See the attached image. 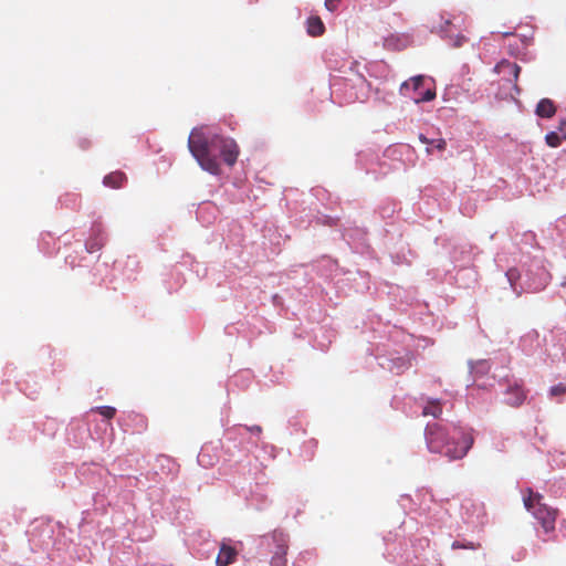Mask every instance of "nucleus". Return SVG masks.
Wrapping results in <instances>:
<instances>
[{
  "label": "nucleus",
  "mask_w": 566,
  "mask_h": 566,
  "mask_svg": "<svg viewBox=\"0 0 566 566\" xmlns=\"http://www.w3.org/2000/svg\"><path fill=\"white\" fill-rule=\"evenodd\" d=\"M480 547H481V545L479 543H473V542H463L462 543V542L455 541L451 545L452 549H460V548L479 549Z\"/></svg>",
  "instance_id": "16"
},
{
  "label": "nucleus",
  "mask_w": 566,
  "mask_h": 566,
  "mask_svg": "<svg viewBox=\"0 0 566 566\" xmlns=\"http://www.w3.org/2000/svg\"><path fill=\"white\" fill-rule=\"evenodd\" d=\"M324 31L325 27L319 17H311L307 19V33L311 36H319Z\"/></svg>",
  "instance_id": "12"
},
{
  "label": "nucleus",
  "mask_w": 566,
  "mask_h": 566,
  "mask_svg": "<svg viewBox=\"0 0 566 566\" xmlns=\"http://www.w3.org/2000/svg\"><path fill=\"white\" fill-rule=\"evenodd\" d=\"M426 153H427L428 155H431L432 149H431L430 147H427Z\"/></svg>",
  "instance_id": "27"
},
{
  "label": "nucleus",
  "mask_w": 566,
  "mask_h": 566,
  "mask_svg": "<svg viewBox=\"0 0 566 566\" xmlns=\"http://www.w3.org/2000/svg\"><path fill=\"white\" fill-rule=\"evenodd\" d=\"M419 139L422 144L431 145L433 143V139L427 138L423 134L419 135Z\"/></svg>",
  "instance_id": "24"
},
{
  "label": "nucleus",
  "mask_w": 566,
  "mask_h": 566,
  "mask_svg": "<svg viewBox=\"0 0 566 566\" xmlns=\"http://www.w3.org/2000/svg\"><path fill=\"white\" fill-rule=\"evenodd\" d=\"M506 276H507L509 281L511 282V284L513 285V282L518 279L520 274L516 269H510L506 272Z\"/></svg>",
  "instance_id": "22"
},
{
  "label": "nucleus",
  "mask_w": 566,
  "mask_h": 566,
  "mask_svg": "<svg viewBox=\"0 0 566 566\" xmlns=\"http://www.w3.org/2000/svg\"><path fill=\"white\" fill-rule=\"evenodd\" d=\"M566 125V120H563L559 125V130H563V127Z\"/></svg>",
  "instance_id": "26"
},
{
  "label": "nucleus",
  "mask_w": 566,
  "mask_h": 566,
  "mask_svg": "<svg viewBox=\"0 0 566 566\" xmlns=\"http://www.w3.org/2000/svg\"><path fill=\"white\" fill-rule=\"evenodd\" d=\"M263 544L274 547L271 566H286L287 536L283 532L274 531L270 536H263Z\"/></svg>",
  "instance_id": "5"
},
{
  "label": "nucleus",
  "mask_w": 566,
  "mask_h": 566,
  "mask_svg": "<svg viewBox=\"0 0 566 566\" xmlns=\"http://www.w3.org/2000/svg\"><path fill=\"white\" fill-rule=\"evenodd\" d=\"M527 397V390H525L521 385L514 384L506 388L504 391V403L513 407L518 408L523 405Z\"/></svg>",
  "instance_id": "7"
},
{
  "label": "nucleus",
  "mask_w": 566,
  "mask_h": 566,
  "mask_svg": "<svg viewBox=\"0 0 566 566\" xmlns=\"http://www.w3.org/2000/svg\"><path fill=\"white\" fill-rule=\"evenodd\" d=\"M127 181V177L122 171H113L104 177L103 184L106 187L118 189Z\"/></svg>",
  "instance_id": "11"
},
{
  "label": "nucleus",
  "mask_w": 566,
  "mask_h": 566,
  "mask_svg": "<svg viewBox=\"0 0 566 566\" xmlns=\"http://www.w3.org/2000/svg\"><path fill=\"white\" fill-rule=\"evenodd\" d=\"M134 420H136L138 424V432L144 431L147 428V420L142 415H133Z\"/></svg>",
  "instance_id": "18"
},
{
  "label": "nucleus",
  "mask_w": 566,
  "mask_h": 566,
  "mask_svg": "<svg viewBox=\"0 0 566 566\" xmlns=\"http://www.w3.org/2000/svg\"><path fill=\"white\" fill-rule=\"evenodd\" d=\"M247 429H248L251 433H254V434H261V433H262V428H261L260 426L247 427Z\"/></svg>",
  "instance_id": "23"
},
{
  "label": "nucleus",
  "mask_w": 566,
  "mask_h": 566,
  "mask_svg": "<svg viewBox=\"0 0 566 566\" xmlns=\"http://www.w3.org/2000/svg\"><path fill=\"white\" fill-rule=\"evenodd\" d=\"M238 552L234 547L228 544H221L219 554L216 559L217 566H228L237 558Z\"/></svg>",
  "instance_id": "9"
},
{
  "label": "nucleus",
  "mask_w": 566,
  "mask_h": 566,
  "mask_svg": "<svg viewBox=\"0 0 566 566\" xmlns=\"http://www.w3.org/2000/svg\"><path fill=\"white\" fill-rule=\"evenodd\" d=\"M525 509L541 523L546 533L555 530L557 510L549 507L543 502V495L527 488L523 491Z\"/></svg>",
  "instance_id": "3"
},
{
  "label": "nucleus",
  "mask_w": 566,
  "mask_h": 566,
  "mask_svg": "<svg viewBox=\"0 0 566 566\" xmlns=\"http://www.w3.org/2000/svg\"><path fill=\"white\" fill-rule=\"evenodd\" d=\"M92 411L98 412L101 416H103V417H105L107 419H112L116 415V409L114 407H111V406L95 407V408L92 409Z\"/></svg>",
  "instance_id": "14"
},
{
  "label": "nucleus",
  "mask_w": 566,
  "mask_h": 566,
  "mask_svg": "<svg viewBox=\"0 0 566 566\" xmlns=\"http://www.w3.org/2000/svg\"><path fill=\"white\" fill-rule=\"evenodd\" d=\"M431 145L439 151H443L447 147V142L443 138L433 139V143Z\"/></svg>",
  "instance_id": "20"
},
{
  "label": "nucleus",
  "mask_w": 566,
  "mask_h": 566,
  "mask_svg": "<svg viewBox=\"0 0 566 566\" xmlns=\"http://www.w3.org/2000/svg\"><path fill=\"white\" fill-rule=\"evenodd\" d=\"M430 452L440 453L449 460H459L467 455L474 443L472 434L461 427L451 429L440 424H428L424 432Z\"/></svg>",
  "instance_id": "2"
},
{
  "label": "nucleus",
  "mask_w": 566,
  "mask_h": 566,
  "mask_svg": "<svg viewBox=\"0 0 566 566\" xmlns=\"http://www.w3.org/2000/svg\"><path fill=\"white\" fill-rule=\"evenodd\" d=\"M463 39H464L463 36H462V38H460V39H458V41H457L455 45H457V46H460V45H461V41H462Z\"/></svg>",
  "instance_id": "25"
},
{
  "label": "nucleus",
  "mask_w": 566,
  "mask_h": 566,
  "mask_svg": "<svg viewBox=\"0 0 566 566\" xmlns=\"http://www.w3.org/2000/svg\"><path fill=\"white\" fill-rule=\"evenodd\" d=\"M461 515L468 524H483L485 517L484 505L472 499H464L461 503Z\"/></svg>",
  "instance_id": "6"
},
{
  "label": "nucleus",
  "mask_w": 566,
  "mask_h": 566,
  "mask_svg": "<svg viewBox=\"0 0 566 566\" xmlns=\"http://www.w3.org/2000/svg\"><path fill=\"white\" fill-rule=\"evenodd\" d=\"M426 81L424 75L410 77L408 81L401 83L399 88L400 95L411 98L417 104L432 101L436 97V91L431 87L422 91Z\"/></svg>",
  "instance_id": "4"
},
{
  "label": "nucleus",
  "mask_w": 566,
  "mask_h": 566,
  "mask_svg": "<svg viewBox=\"0 0 566 566\" xmlns=\"http://www.w3.org/2000/svg\"><path fill=\"white\" fill-rule=\"evenodd\" d=\"M102 245H103V244H102L101 242L96 241V240H94V241H88V242L86 243V250H87V252H90V253H94V252H96V251L101 250Z\"/></svg>",
  "instance_id": "19"
},
{
  "label": "nucleus",
  "mask_w": 566,
  "mask_h": 566,
  "mask_svg": "<svg viewBox=\"0 0 566 566\" xmlns=\"http://www.w3.org/2000/svg\"><path fill=\"white\" fill-rule=\"evenodd\" d=\"M494 71L497 73V74H501L503 75L504 77H506L507 81H513L514 82V87L517 92H520L517 85H516V81L518 78V75H520V72H521V67L516 64V63H512L507 60H502L501 62H499L495 67H494Z\"/></svg>",
  "instance_id": "8"
},
{
  "label": "nucleus",
  "mask_w": 566,
  "mask_h": 566,
  "mask_svg": "<svg viewBox=\"0 0 566 566\" xmlns=\"http://www.w3.org/2000/svg\"><path fill=\"white\" fill-rule=\"evenodd\" d=\"M563 395H566V381L559 382V384L551 387V389H549L551 397H559Z\"/></svg>",
  "instance_id": "17"
},
{
  "label": "nucleus",
  "mask_w": 566,
  "mask_h": 566,
  "mask_svg": "<svg viewBox=\"0 0 566 566\" xmlns=\"http://www.w3.org/2000/svg\"><path fill=\"white\" fill-rule=\"evenodd\" d=\"M441 413L442 407L439 400L429 401L422 410L423 416H432L434 418L440 417Z\"/></svg>",
  "instance_id": "13"
},
{
  "label": "nucleus",
  "mask_w": 566,
  "mask_h": 566,
  "mask_svg": "<svg viewBox=\"0 0 566 566\" xmlns=\"http://www.w3.org/2000/svg\"><path fill=\"white\" fill-rule=\"evenodd\" d=\"M546 144L552 147L556 148L562 144V137L556 132H549L545 136Z\"/></svg>",
  "instance_id": "15"
},
{
  "label": "nucleus",
  "mask_w": 566,
  "mask_h": 566,
  "mask_svg": "<svg viewBox=\"0 0 566 566\" xmlns=\"http://www.w3.org/2000/svg\"><path fill=\"white\" fill-rule=\"evenodd\" d=\"M556 107L552 99L542 98L536 106V115L543 118H551L555 115Z\"/></svg>",
  "instance_id": "10"
},
{
  "label": "nucleus",
  "mask_w": 566,
  "mask_h": 566,
  "mask_svg": "<svg viewBox=\"0 0 566 566\" xmlns=\"http://www.w3.org/2000/svg\"><path fill=\"white\" fill-rule=\"evenodd\" d=\"M340 2L342 0H326L325 7L327 10L333 12L339 7Z\"/></svg>",
  "instance_id": "21"
},
{
  "label": "nucleus",
  "mask_w": 566,
  "mask_h": 566,
  "mask_svg": "<svg viewBox=\"0 0 566 566\" xmlns=\"http://www.w3.org/2000/svg\"><path fill=\"white\" fill-rule=\"evenodd\" d=\"M188 148L199 166L211 175L220 174V164L212 150H219L222 160L233 166L239 156V146L234 139L218 134H207L203 128H193L188 138Z\"/></svg>",
  "instance_id": "1"
}]
</instances>
